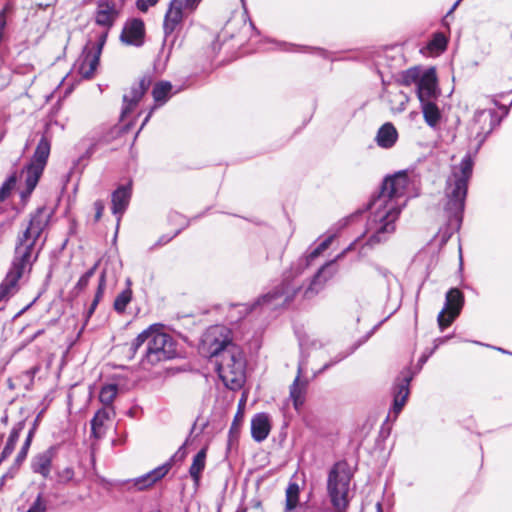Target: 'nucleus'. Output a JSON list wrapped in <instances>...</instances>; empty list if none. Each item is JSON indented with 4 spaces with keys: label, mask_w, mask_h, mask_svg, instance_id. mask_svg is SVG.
<instances>
[{
    "label": "nucleus",
    "mask_w": 512,
    "mask_h": 512,
    "mask_svg": "<svg viewBox=\"0 0 512 512\" xmlns=\"http://www.w3.org/2000/svg\"><path fill=\"white\" fill-rule=\"evenodd\" d=\"M414 186V180L411 179L408 170H400L393 175L386 176L379 191L371 196L364 208L343 219L344 225H347L363 212L374 209V221H378L379 226L368 238V244L373 246L385 241L386 234L395 230L394 222L401 212V206L395 200L402 197L416 196L417 194L412 193Z\"/></svg>",
    "instance_id": "nucleus-1"
},
{
    "label": "nucleus",
    "mask_w": 512,
    "mask_h": 512,
    "mask_svg": "<svg viewBox=\"0 0 512 512\" xmlns=\"http://www.w3.org/2000/svg\"><path fill=\"white\" fill-rule=\"evenodd\" d=\"M49 217L44 209H38L31 215L28 226L18 235L11 267L0 284V302L7 301L19 289L18 282L32 270L41 247L37 248L42 232L48 225Z\"/></svg>",
    "instance_id": "nucleus-2"
},
{
    "label": "nucleus",
    "mask_w": 512,
    "mask_h": 512,
    "mask_svg": "<svg viewBox=\"0 0 512 512\" xmlns=\"http://www.w3.org/2000/svg\"><path fill=\"white\" fill-rule=\"evenodd\" d=\"M209 331L202 339L201 351L209 358H216V372L222 380L230 374V381L240 387L244 381L246 359L243 350L235 344L223 329Z\"/></svg>",
    "instance_id": "nucleus-3"
},
{
    "label": "nucleus",
    "mask_w": 512,
    "mask_h": 512,
    "mask_svg": "<svg viewBox=\"0 0 512 512\" xmlns=\"http://www.w3.org/2000/svg\"><path fill=\"white\" fill-rule=\"evenodd\" d=\"M333 238L334 235H330L315 248L307 251V253L299 257L295 262H292L289 269L283 272L282 280L279 285L275 286L267 293L260 295L252 303L245 305V315L256 310L257 307L272 305L280 298H284V304L291 302L302 289V286L295 283L294 279L301 275L316 258L328 249Z\"/></svg>",
    "instance_id": "nucleus-4"
},
{
    "label": "nucleus",
    "mask_w": 512,
    "mask_h": 512,
    "mask_svg": "<svg viewBox=\"0 0 512 512\" xmlns=\"http://www.w3.org/2000/svg\"><path fill=\"white\" fill-rule=\"evenodd\" d=\"M473 166V156L468 152L459 164L460 173L454 172L453 180L448 178L446 181V203L444 205V212L447 217L445 232L447 238L451 237L461 228L468 192V183L472 177Z\"/></svg>",
    "instance_id": "nucleus-5"
},
{
    "label": "nucleus",
    "mask_w": 512,
    "mask_h": 512,
    "mask_svg": "<svg viewBox=\"0 0 512 512\" xmlns=\"http://www.w3.org/2000/svg\"><path fill=\"white\" fill-rule=\"evenodd\" d=\"M142 346L144 351L140 366L143 370L153 371L160 363V323L150 325L133 340L129 348L131 359Z\"/></svg>",
    "instance_id": "nucleus-6"
},
{
    "label": "nucleus",
    "mask_w": 512,
    "mask_h": 512,
    "mask_svg": "<svg viewBox=\"0 0 512 512\" xmlns=\"http://www.w3.org/2000/svg\"><path fill=\"white\" fill-rule=\"evenodd\" d=\"M352 474L345 460L336 462L329 470L327 492L334 512H346Z\"/></svg>",
    "instance_id": "nucleus-7"
},
{
    "label": "nucleus",
    "mask_w": 512,
    "mask_h": 512,
    "mask_svg": "<svg viewBox=\"0 0 512 512\" xmlns=\"http://www.w3.org/2000/svg\"><path fill=\"white\" fill-rule=\"evenodd\" d=\"M51 141L44 133L39 140L31 161L22 170L25 177V190L21 192V197L29 196L37 186V183L44 171L50 154Z\"/></svg>",
    "instance_id": "nucleus-8"
},
{
    "label": "nucleus",
    "mask_w": 512,
    "mask_h": 512,
    "mask_svg": "<svg viewBox=\"0 0 512 512\" xmlns=\"http://www.w3.org/2000/svg\"><path fill=\"white\" fill-rule=\"evenodd\" d=\"M512 90L510 91V93ZM509 92H501L496 95L490 96L491 102L498 107L500 110L503 111V116H499L498 113L495 110H486L481 109L477 110L474 113L473 121L474 123H486L488 121V128L485 129L484 126L480 128L479 131H477L475 140H477V145L475 147L474 154H477L480 150L481 146L486 141L487 137L492 133V131L501 124L504 117H506L509 114V106L503 105L498 101V98H504Z\"/></svg>",
    "instance_id": "nucleus-9"
},
{
    "label": "nucleus",
    "mask_w": 512,
    "mask_h": 512,
    "mask_svg": "<svg viewBox=\"0 0 512 512\" xmlns=\"http://www.w3.org/2000/svg\"><path fill=\"white\" fill-rule=\"evenodd\" d=\"M153 85L152 94L156 103L160 102V82H153V77L147 73L144 74L137 86L131 87L129 94L123 96V108L120 121L123 123L121 129L128 130L129 124L125 123L126 118L134 110L139 100L142 98L148 88Z\"/></svg>",
    "instance_id": "nucleus-10"
},
{
    "label": "nucleus",
    "mask_w": 512,
    "mask_h": 512,
    "mask_svg": "<svg viewBox=\"0 0 512 512\" xmlns=\"http://www.w3.org/2000/svg\"><path fill=\"white\" fill-rule=\"evenodd\" d=\"M351 247L352 244L338 254L334 259L327 261L317 270V272L312 276L309 286L304 291L305 298H310L313 295L318 294L323 289L325 283L334 277L338 271L336 266L337 260L342 258L346 251L350 250Z\"/></svg>",
    "instance_id": "nucleus-11"
},
{
    "label": "nucleus",
    "mask_w": 512,
    "mask_h": 512,
    "mask_svg": "<svg viewBox=\"0 0 512 512\" xmlns=\"http://www.w3.org/2000/svg\"><path fill=\"white\" fill-rule=\"evenodd\" d=\"M413 378L414 373L411 372V368L406 367L395 379L392 387L393 403L390 409L395 417L399 415L408 400L410 395V383Z\"/></svg>",
    "instance_id": "nucleus-12"
},
{
    "label": "nucleus",
    "mask_w": 512,
    "mask_h": 512,
    "mask_svg": "<svg viewBox=\"0 0 512 512\" xmlns=\"http://www.w3.org/2000/svg\"><path fill=\"white\" fill-rule=\"evenodd\" d=\"M185 7V3L181 0H171L169 4V8L164 16L163 21V29L165 38L162 42V50L164 49L165 42L172 37L171 46L174 45L177 36L174 35L177 27L181 26V21L183 18V8Z\"/></svg>",
    "instance_id": "nucleus-13"
},
{
    "label": "nucleus",
    "mask_w": 512,
    "mask_h": 512,
    "mask_svg": "<svg viewBox=\"0 0 512 512\" xmlns=\"http://www.w3.org/2000/svg\"><path fill=\"white\" fill-rule=\"evenodd\" d=\"M440 94L435 67L424 69V74L416 86V95L419 102L437 100Z\"/></svg>",
    "instance_id": "nucleus-14"
},
{
    "label": "nucleus",
    "mask_w": 512,
    "mask_h": 512,
    "mask_svg": "<svg viewBox=\"0 0 512 512\" xmlns=\"http://www.w3.org/2000/svg\"><path fill=\"white\" fill-rule=\"evenodd\" d=\"M120 16V8L115 0H98L94 13V21L98 26L108 31Z\"/></svg>",
    "instance_id": "nucleus-15"
},
{
    "label": "nucleus",
    "mask_w": 512,
    "mask_h": 512,
    "mask_svg": "<svg viewBox=\"0 0 512 512\" xmlns=\"http://www.w3.org/2000/svg\"><path fill=\"white\" fill-rule=\"evenodd\" d=\"M144 22L139 18L128 19L120 34V40L125 45L140 47L144 44Z\"/></svg>",
    "instance_id": "nucleus-16"
},
{
    "label": "nucleus",
    "mask_w": 512,
    "mask_h": 512,
    "mask_svg": "<svg viewBox=\"0 0 512 512\" xmlns=\"http://www.w3.org/2000/svg\"><path fill=\"white\" fill-rule=\"evenodd\" d=\"M132 197V183L119 185L111 195V211L117 217V227L120 220L127 210Z\"/></svg>",
    "instance_id": "nucleus-17"
},
{
    "label": "nucleus",
    "mask_w": 512,
    "mask_h": 512,
    "mask_svg": "<svg viewBox=\"0 0 512 512\" xmlns=\"http://www.w3.org/2000/svg\"><path fill=\"white\" fill-rule=\"evenodd\" d=\"M100 56L90 50L86 45L78 59L77 70L84 79H91L99 65Z\"/></svg>",
    "instance_id": "nucleus-18"
},
{
    "label": "nucleus",
    "mask_w": 512,
    "mask_h": 512,
    "mask_svg": "<svg viewBox=\"0 0 512 512\" xmlns=\"http://www.w3.org/2000/svg\"><path fill=\"white\" fill-rule=\"evenodd\" d=\"M57 447L50 446L45 451L34 456L31 462V468L34 473L40 474L44 478H48L51 472L52 461L56 455Z\"/></svg>",
    "instance_id": "nucleus-19"
},
{
    "label": "nucleus",
    "mask_w": 512,
    "mask_h": 512,
    "mask_svg": "<svg viewBox=\"0 0 512 512\" xmlns=\"http://www.w3.org/2000/svg\"><path fill=\"white\" fill-rule=\"evenodd\" d=\"M271 430L270 417L265 412L256 413L251 419V437L257 442H263Z\"/></svg>",
    "instance_id": "nucleus-20"
},
{
    "label": "nucleus",
    "mask_w": 512,
    "mask_h": 512,
    "mask_svg": "<svg viewBox=\"0 0 512 512\" xmlns=\"http://www.w3.org/2000/svg\"><path fill=\"white\" fill-rule=\"evenodd\" d=\"M114 415L113 407L99 409L91 420V434L96 439H101L106 433V423Z\"/></svg>",
    "instance_id": "nucleus-21"
},
{
    "label": "nucleus",
    "mask_w": 512,
    "mask_h": 512,
    "mask_svg": "<svg viewBox=\"0 0 512 512\" xmlns=\"http://www.w3.org/2000/svg\"><path fill=\"white\" fill-rule=\"evenodd\" d=\"M165 325L162 324V360H171L183 358L185 349L179 346L177 340L164 331Z\"/></svg>",
    "instance_id": "nucleus-22"
},
{
    "label": "nucleus",
    "mask_w": 512,
    "mask_h": 512,
    "mask_svg": "<svg viewBox=\"0 0 512 512\" xmlns=\"http://www.w3.org/2000/svg\"><path fill=\"white\" fill-rule=\"evenodd\" d=\"M465 304L464 293L456 287L450 288L445 295V303L442 309L446 312L459 316Z\"/></svg>",
    "instance_id": "nucleus-23"
},
{
    "label": "nucleus",
    "mask_w": 512,
    "mask_h": 512,
    "mask_svg": "<svg viewBox=\"0 0 512 512\" xmlns=\"http://www.w3.org/2000/svg\"><path fill=\"white\" fill-rule=\"evenodd\" d=\"M167 224L172 226V232L162 234V245L170 242L181 233L189 225V220L178 212H170L167 216Z\"/></svg>",
    "instance_id": "nucleus-24"
},
{
    "label": "nucleus",
    "mask_w": 512,
    "mask_h": 512,
    "mask_svg": "<svg viewBox=\"0 0 512 512\" xmlns=\"http://www.w3.org/2000/svg\"><path fill=\"white\" fill-rule=\"evenodd\" d=\"M397 139L398 132L395 126L387 122L378 129L375 141L379 147L389 149L395 145Z\"/></svg>",
    "instance_id": "nucleus-25"
},
{
    "label": "nucleus",
    "mask_w": 512,
    "mask_h": 512,
    "mask_svg": "<svg viewBox=\"0 0 512 512\" xmlns=\"http://www.w3.org/2000/svg\"><path fill=\"white\" fill-rule=\"evenodd\" d=\"M243 422H244V411L242 408V400H241L240 404L238 406L237 412L234 415L229 432H228V439H227V449L228 450H230L234 446L238 445L239 437H240V430H241Z\"/></svg>",
    "instance_id": "nucleus-26"
},
{
    "label": "nucleus",
    "mask_w": 512,
    "mask_h": 512,
    "mask_svg": "<svg viewBox=\"0 0 512 512\" xmlns=\"http://www.w3.org/2000/svg\"><path fill=\"white\" fill-rule=\"evenodd\" d=\"M437 100L420 102L421 111L426 124L435 128L441 121L442 114L436 103Z\"/></svg>",
    "instance_id": "nucleus-27"
},
{
    "label": "nucleus",
    "mask_w": 512,
    "mask_h": 512,
    "mask_svg": "<svg viewBox=\"0 0 512 512\" xmlns=\"http://www.w3.org/2000/svg\"><path fill=\"white\" fill-rule=\"evenodd\" d=\"M300 486L295 481H289L285 490V507L283 512H296L300 507Z\"/></svg>",
    "instance_id": "nucleus-28"
},
{
    "label": "nucleus",
    "mask_w": 512,
    "mask_h": 512,
    "mask_svg": "<svg viewBox=\"0 0 512 512\" xmlns=\"http://www.w3.org/2000/svg\"><path fill=\"white\" fill-rule=\"evenodd\" d=\"M302 373L301 366L298 367V374L290 386V398L293 401V406L298 410L305 402L304 392L307 386V381L303 380L300 382V376Z\"/></svg>",
    "instance_id": "nucleus-29"
},
{
    "label": "nucleus",
    "mask_w": 512,
    "mask_h": 512,
    "mask_svg": "<svg viewBox=\"0 0 512 512\" xmlns=\"http://www.w3.org/2000/svg\"><path fill=\"white\" fill-rule=\"evenodd\" d=\"M160 481V466L154 468L150 472L129 481V488H135L136 490L142 491L152 487L154 484Z\"/></svg>",
    "instance_id": "nucleus-30"
},
{
    "label": "nucleus",
    "mask_w": 512,
    "mask_h": 512,
    "mask_svg": "<svg viewBox=\"0 0 512 512\" xmlns=\"http://www.w3.org/2000/svg\"><path fill=\"white\" fill-rule=\"evenodd\" d=\"M207 448H201L193 457L192 464L189 468V475L196 486L199 485L201 475L206 465Z\"/></svg>",
    "instance_id": "nucleus-31"
},
{
    "label": "nucleus",
    "mask_w": 512,
    "mask_h": 512,
    "mask_svg": "<svg viewBox=\"0 0 512 512\" xmlns=\"http://www.w3.org/2000/svg\"><path fill=\"white\" fill-rule=\"evenodd\" d=\"M423 74L424 69L419 66H414L407 70L401 71L395 81L398 85L401 86H410L412 83L417 85L420 82Z\"/></svg>",
    "instance_id": "nucleus-32"
},
{
    "label": "nucleus",
    "mask_w": 512,
    "mask_h": 512,
    "mask_svg": "<svg viewBox=\"0 0 512 512\" xmlns=\"http://www.w3.org/2000/svg\"><path fill=\"white\" fill-rule=\"evenodd\" d=\"M25 425L26 421L21 420L12 427L7 443L2 451V459H6L12 454V452L15 449L16 443L19 439V436L23 429L25 428Z\"/></svg>",
    "instance_id": "nucleus-33"
},
{
    "label": "nucleus",
    "mask_w": 512,
    "mask_h": 512,
    "mask_svg": "<svg viewBox=\"0 0 512 512\" xmlns=\"http://www.w3.org/2000/svg\"><path fill=\"white\" fill-rule=\"evenodd\" d=\"M449 38L442 32H435L427 44V49L431 53L441 54L448 46Z\"/></svg>",
    "instance_id": "nucleus-34"
},
{
    "label": "nucleus",
    "mask_w": 512,
    "mask_h": 512,
    "mask_svg": "<svg viewBox=\"0 0 512 512\" xmlns=\"http://www.w3.org/2000/svg\"><path fill=\"white\" fill-rule=\"evenodd\" d=\"M105 289H106V269H103V271L101 272V274L99 276L98 287L95 292L94 299L87 311L88 317H90L94 313L97 305L103 298Z\"/></svg>",
    "instance_id": "nucleus-35"
},
{
    "label": "nucleus",
    "mask_w": 512,
    "mask_h": 512,
    "mask_svg": "<svg viewBox=\"0 0 512 512\" xmlns=\"http://www.w3.org/2000/svg\"><path fill=\"white\" fill-rule=\"evenodd\" d=\"M118 393L116 384H108L101 388L99 393V400L105 407H112V403Z\"/></svg>",
    "instance_id": "nucleus-36"
},
{
    "label": "nucleus",
    "mask_w": 512,
    "mask_h": 512,
    "mask_svg": "<svg viewBox=\"0 0 512 512\" xmlns=\"http://www.w3.org/2000/svg\"><path fill=\"white\" fill-rule=\"evenodd\" d=\"M185 88L184 84H172L170 81L162 80L161 83V101L162 106L172 97Z\"/></svg>",
    "instance_id": "nucleus-37"
},
{
    "label": "nucleus",
    "mask_w": 512,
    "mask_h": 512,
    "mask_svg": "<svg viewBox=\"0 0 512 512\" xmlns=\"http://www.w3.org/2000/svg\"><path fill=\"white\" fill-rule=\"evenodd\" d=\"M186 457L185 443L182 444L178 450L169 458L168 461L162 463V478L171 470V468L178 462H182Z\"/></svg>",
    "instance_id": "nucleus-38"
},
{
    "label": "nucleus",
    "mask_w": 512,
    "mask_h": 512,
    "mask_svg": "<svg viewBox=\"0 0 512 512\" xmlns=\"http://www.w3.org/2000/svg\"><path fill=\"white\" fill-rule=\"evenodd\" d=\"M192 367L189 362H184L180 365H162V379L174 377L177 374L191 371Z\"/></svg>",
    "instance_id": "nucleus-39"
},
{
    "label": "nucleus",
    "mask_w": 512,
    "mask_h": 512,
    "mask_svg": "<svg viewBox=\"0 0 512 512\" xmlns=\"http://www.w3.org/2000/svg\"><path fill=\"white\" fill-rule=\"evenodd\" d=\"M131 299L132 291L129 288L123 290L119 295H117V297L114 300V310L117 313L122 314L123 312H125L126 307L130 303Z\"/></svg>",
    "instance_id": "nucleus-40"
},
{
    "label": "nucleus",
    "mask_w": 512,
    "mask_h": 512,
    "mask_svg": "<svg viewBox=\"0 0 512 512\" xmlns=\"http://www.w3.org/2000/svg\"><path fill=\"white\" fill-rule=\"evenodd\" d=\"M98 265H99V262H96L89 270H87L80 278L79 280L77 281V283L75 284L73 290L75 291L76 294H79L80 292H82L84 289H86V287L88 286L89 284V281L90 279L94 276V274L96 273V270L98 268Z\"/></svg>",
    "instance_id": "nucleus-41"
},
{
    "label": "nucleus",
    "mask_w": 512,
    "mask_h": 512,
    "mask_svg": "<svg viewBox=\"0 0 512 512\" xmlns=\"http://www.w3.org/2000/svg\"><path fill=\"white\" fill-rule=\"evenodd\" d=\"M17 183V174L12 173L0 187V202L5 201L15 188Z\"/></svg>",
    "instance_id": "nucleus-42"
},
{
    "label": "nucleus",
    "mask_w": 512,
    "mask_h": 512,
    "mask_svg": "<svg viewBox=\"0 0 512 512\" xmlns=\"http://www.w3.org/2000/svg\"><path fill=\"white\" fill-rule=\"evenodd\" d=\"M458 316L448 313L445 309H442L437 316V323L441 332L449 327Z\"/></svg>",
    "instance_id": "nucleus-43"
},
{
    "label": "nucleus",
    "mask_w": 512,
    "mask_h": 512,
    "mask_svg": "<svg viewBox=\"0 0 512 512\" xmlns=\"http://www.w3.org/2000/svg\"><path fill=\"white\" fill-rule=\"evenodd\" d=\"M31 433H28L27 436H26V439L20 449V451L18 452L17 454V457L15 459V464L20 466L23 461L26 459L27 457V454H28V450L31 446Z\"/></svg>",
    "instance_id": "nucleus-44"
},
{
    "label": "nucleus",
    "mask_w": 512,
    "mask_h": 512,
    "mask_svg": "<svg viewBox=\"0 0 512 512\" xmlns=\"http://www.w3.org/2000/svg\"><path fill=\"white\" fill-rule=\"evenodd\" d=\"M74 469L72 467H66L57 473V481L61 484H67L74 478Z\"/></svg>",
    "instance_id": "nucleus-45"
},
{
    "label": "nucleus",
    "mask_w": 512,
    "mask_h": 512,
    "mask_svg": "<svg viewBox=\"0 0 512 512\" xmlns=\"http://www.w3.org/2000/svg\"><path fill=\"white\" fill-rule=\"evenodd\" d=\"M222 49V43L219 41V36L217 35L215 39L212 41L211 45L207 49V57L212 60L218 55L220 50Z\"/></svg>",
    "instance_id": "nucleus-46"
},
{
    "label": "nucleus",
    "mask_w": 512,
    "mask_h": 512,
    "mask_svg": "<svg viewBox=\"0 0 512 512\" xmlns=\"http://www.w3.org/2000/svg\"><path fill=\"white\" fill-rule=\"evenodd\" d=\"M359 343H355L352 346L349 347V349L346 352H340L335 357H333L330 361L333 363V365L338 364L339 362L346 359L348 356L352 355L357 348L359 347Z\"/></svg>",
    "instance_id": "nucleus-47"
},
{
    "label": "nucleus",
    "mask_w": 512,
    "mask_h": 512,
    "mask_svg": "<svg viewBox=\"0 0 512 512\" xmlns=\"http://www.w3.org/2000/svg\"><path fill=\"white\" fill-rule=\"evenodd\" d=\"M438 345L436 344L429 352H424L418 359L417 365L415 367V371H412L414 373V376L421 371L423 365L428 361L429 357L437 350Z\"/></svg>",
    "instance_id": "nucleus-48"
},
{
    "label": "nucleus",
    "mask_w": 512,
    "mask_h": 512,
    "mask_svg": "<svg viewBox=\"0 0 512 512\" xmlns=\"http://www.w3.org/2000/svg\"><path fill=\"white\" fill-rule=\"evenodd\" d=\"M106 39H107V31L105 33H103L99 39H98V42L97 43H88L87 45H89L90 47V50L97 54L98 56L101 55V52H102V49H103V46L105 45V42H106Z\"/></svg>",
    "instance_id": "nucleus-49"
},
{
    "label": "nucleus",
    "mask_w": 512,
    "mask_h": 512,
    "mask_svg": "<svg viewBox=\"0 0 512 512\" xmlns=\"http://www.w3.org/2000/svg\"><path fill=\"white\" fill-rule=\"evenodd\" d=\"M46 504L42 499V495L39 494L33 504L30 506L27 512H45Z\"/></svg>",
    "instance_id": "nucleus-50"
},
{
    "label": "nucleus",
    "mask_w": 512,
    "mask_h": 512,
    "mask_svg": "<svg viewBox=\"0 0 512 512\" xmlns=\"http://www.w3.org/2000/svg\"><path fill=\"white\" fill-rule=\"evenodd\" d=\"M93 206H94V210H95L94 221L98 222L101 219V217L103 215V212H104V209H105L104 201L103 200H96L94 202Z\"/></svg>",
    "instance_id": "nucleus-51"
},
{
    "label": "nucleus",
    "mask_w": 512,
    "mask_h": 512,
    "mask_svg": "<svg viewBox=\"0 0 512 512\" xmlns=\"http://www.w3.org/2000/svg\"><path fill=\"white\" fill-rule=\"evenodd\" d=\"M459 4H460V2L456 0V2L452 5V7L446 13L445 17L442 19V25L443 26L449 27V24L447 22V18L454 12V10L458 7Z\"/></svg>",
    "instance_id": "nucleus-52"
},
{
    "label": "nucleus",
    "mask_w": 512,
    "mask_h": 512,
    "mask_svg": "<svg viewBox=\"0 0 512 512\" xmlns=\"http://www.w3.org/2000/svg\"><path fill=\"white\" fill-rule=\"evenodd\" d=\"M296 512H316L309 504V499L302 502L301 506L297 508Z\"/></svg>",
    "instance_id": "nucleus-53"
},
{
    "label": "nucleus",
    "mask_w": 512,
    "mask_h": 512,
    "mask_svg": "<svg viewBox=\"0 0 512 512\" xmlns=\"http://www.w3.org/2000/svg\"><path fill=\"white\" fill-rule=\"evenodd\" d=\"M40 367L39 366H33L32 368L25 371V375L30 379L31 382H33L35 375L39 372Z\"/></svg>",
    "instance_id": "nucleus-54"
},
{
    "label": "nucleus",
    "mask_w": 512,
    "mask_h": 512,
    "mask_svg": "<svg viewBox=\"0 0 512 512\" xmlns=\"http://www.w3.org/2000/svg\"><path fill=\"white\" fill-rule=\"evenodd\" d=\"M305 49H309L310 53H317L319 56L323 58H327L328 52L324 49L317 48V47H304Z\"/></svg>",
    "instance_id": "nucleus-55"
},
{
    "label": "nucleus",
    "mask_w": 512,
    "mask_h": 512,
    "mask_svg": "<svg viewBox=\"0 0 512 512\" xmlns=\"http://www.w3.org/2000/svg\"><path fill=\"white\" fill-rule=\"evenodd\" d=\"M9 83V77H8V74H4L1 70H0V90H2L3 88H5Z\"/></svg>",
    "instance_id": "nucleus-56"
},
{
    "label": "nucleus",
    "mask_w": 512,
    "mask_h": 512,
    "mask_svg": "<svg viewBox=\"0 0 512 512\" xmlns=\"http://www.w3.org/2000/svg\"><path fill=\"white\" fill-rule=\"evenodd\" d=\"M136 5L137 8L142 12H146L148 8L151 6L150 4L146 3V0H137Z\"/></svg>",
    "instance_id": "nucleus-57"
},
{
    "label": "nucleus",
    "mask_w": 512,
    "mask_h": 512,
    "mask_svg": "<svg viewBox=\"0 0 512 512\" xmlns=\"http://www.w3.org/2000/svg\"><path fill=\"white\" fill-rule=\"evenodd\" d=\"M39 419H40V414L36 417V419L34 420L33 422V425L32 427L30 428L29 432L28 433H31V440L33 439L34 437V434L37 430V427H38V423H39Z\"/></svg>",
    "instance_id": "nucleus-58"
},
{
    "label": "nucleus",
    "mask_w": 512,
    "mask_h": 512,
    "mask_svg": "<svg viewBox=\"0 0 512 512\" xmlns=\"http://www.w3.org/2000/svg\"><path fill=\"white\" fill-rule=\"evenodd\" d=\"M453 335H447V336H444V337H439V338H436L434 340V346L437 344L438 347L441 345V344H444L447 340H449L450 338H452Z\"/></svg>",
    "instance_id": "nucleus-59"
},
{
    "label": "nucleus",
    "mask_w": 512,
    "mask_h": 512,
    "mask_svg": "<svg viewBox=\"0 0 512 512\" xmlns=\"http://www.w3.org/2000/svg\"><path fill=\"white\" fill-rule=\"evenodd\" d=\"M201 2V0H186L187 8H195Z\"/></svg>",
    "instance_id": "nucleus-60"
},
{
    "label": "nucleus",
    "mask_w": 512,
    "mask_h": 512,
    "mask_svg": "<svg viewBox=\"0 0 512 512\" xmlns=\"http://www.w3.org/2000/svg\"><path fill=\"white\" fill-rule=\"evenodd\" d=\"M387 421H388V417L386 418V420L380 430V435L383 437H387L390 434V428L389 427L387 429L384 428V425L386 424Z\"/></svg>",
    "instance_id": "nucleus-61"
},
{
    "label": "nucleus",
    "mask_w": 512,
    "mask_h": 512,
    "mask_svg": "<svg viewBox=\"0 0 512 512\" xmlns=\"http://www.w3.org/2000/svg\"><path fill=\"white\" fill-rule=\"evenodd\" d=\"M333 366H334V365H333V363H332L331 361H329L328 363H326V364H324V365L322 366V368L318 371V374H320V373H322V372H324V371L328 370L329 368H331V367H333Z\"/></svg>",
    "instance_id": "nucleus-62"
},
{
    "label": "nucleus",
    "mask_w": 512,
    "mask_h": 512,
    "mask_svg": "<svg viewBox=\"0 0 512 512\" xmlns=\"http://www.w3.org/2000/svg\"><path fill=\"white\" fill-rule=\"evenodd\" d=\"M95 149H96V144H92V145L88 148V150L86 151L87 156L92 155V154L95 152Z\"/></svg>",
    "instance_id": "nucleus-63"
},
{
    "label": "nucleus",
    "mask_w": 512,
    "mask_h": 512,
    "mask_svg": "<svg viewBox=\"0 0 512 512\" xmlns=\"http://www.w3.org/2000/svg\"><path fill=\"white\" fill-rule=\"evenodd\" d=\"M376 507H377V512H383L381 503L378 502Z\"/></svg>",
    "instance_id": "nucleus-64"
}]
</instances>
